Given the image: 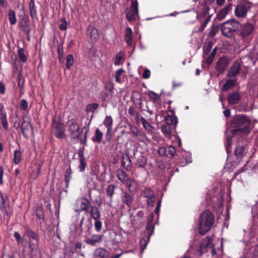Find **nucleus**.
Listing matches in <instances>:
<instances>
[{
    "instance_id": "nucleus-33",
    "label": "nucleus",
    "mask_w": 258,
    "mask_h": 258,
    "mask_svg": "<svg viewBox=\"0 0 258 258\" xmlns=\"http://www.w3.org/2000/svg\"><path fill=\"white\" fill-rule=\"evenodd\" d=\"M165 121L167 125H170L171 124H173L174 126V128H175V127L178 123V119L177 117L175 116H171L169 115H167L165 117Z\"/></svg>"
},
{
    "instance_id": "nucleus-5",
    "label": "nucleus",
    "mask_w": 258,
    "mask_h": 258,
    "mask_svg": "<svg viewBox=\"0 0 258 258\" xmlns=\"http://www.w3.org/2000/svg\"><path fill=\"white\" fill-rule=\"evenodd\" d=\"M51 133L57 138L63 139L65 137L64 125L59 120L53 118L51 122Z\"/></svg>"
},
{
    "instance_id": "nucleus-50",
    "label": "nucleus",
    "mask_w": 258,
    "mask_h": 258,
    "mask_svg": "<svg viewBox=\"0 0 258 258\" xmlns=\"http://www.w3.org/2000/svg\"><path fill=\"white\" fill-rule=\"evenodd\" d=\"M125 71L122 68L118 69L115 72V80L116 82L121 83L120 77Z\"/></svg>"
},
{
    "instance_id": "nucleus-45",
    "label": "nucleus",
    "mask_w": 258,
    "mask_h": 258,
    "mask_svg": "<svg viewBox=\"0 0 258 258\" xmlns=\"http://www.w3.org/2000/svg\"><path fill=\"white\" fill-rule=\"evenodd\" d=\"M148 95L154 103L158 102L160 100V96L154 91H149Z\"/></svg>"
},
{
    "instance_id": "nucleus-29",
    "label": "nucleus",
    "mask_w": 258,
    "mask_h": 258,
    "mask_svg": "<svg viewBox=\"0 0 258 258\" xmlns=\"http://www.w3.org/2000/svg\"><path fill=\"white\" fill-rule=\"evenodd\" d=\"M88 34L91 39L97 40L99 38L98 30L94 26H90L87 30Z\"/></svg>"
},
{
    "instance_id": "nucleus-63",
    "label": "nucleus",
    "mask_w": 258,
    "mask_h": 258,
    "mask_svg": "<svg viewBox=\"0 0 258 258\" xmlns=\"http://www.w3.org/2000/svg\"><path fill=\"white\" fill-rule=\"evenodd\" d=\"M218 28L214 26V25H213L211 27V30L209 32V36H211V37H214L216 35V34H217V33L218 32Z\"/></svg>"
},
{
    "instance_id": "nucleus-54",
    "label": "nucleus",
    "mask_w": 258,
    "mask_h": 258,
    "mask_svg": "<svg viewBox=\"0 0 258 258\" xmlns=\"http://www.w3.org/2000/svg\"><path fill=\"white\" fill-rule=\"evenodd\" d=\"M20 107L21 110L26 111L28 108V103L25 99H22L20 102Z\"/></svg>"
},
{
    "instance_id": "nucleus-30",
    "label": "nucleus",
    "mask_w": 258,
    "mask_h": 258,
    "mask_svg": "<svg viewBox=\"0 0 258 258\" xmlns=\"http://www.w3.org/2000/svg\"><path fill=\"white\" fill-rule=\"evenodd\" d=\"M91 219L93 218L95 220L100 218L101 215L98 207L96 206H91L90 211Z\"/></svg>"
},
{
    "instance_id": "nucleus-22",
    "label": "nucleus",
    "mask_w": 258,
    "mask_h": 258,
    "mask_svg": "<svg viewBox=\"0 0 258 258\" xmlns=\"http://www.w3.org/2000/svg\"><path fill=\"white\" fill-rule=\"evenodd\" d=\"M102 240L101 235L93 234L90 238H88L85 240L87 244L91 245H95L96 243H99Z\"/></svg>"
},
{
    "instance_id": "nucleus-43",
    "label": "nucleus",
    "mask_w": 258,
    "mask_h": 258,
    "mask_svg": "<svg viewBox=\"0 0 258 258\" xmlns=\"http://www.w3.org/2000/svg\"><path fill=\"white\" fill-rule=\"evenodd\" d=\"M217 51V47H215L213 50L212 51L210 55L208 56V57L206 59V63L208 65H210L213 62L215 56L216 55V52Z\"/></svg>"
},
{
    "instance_id": "nucleus-39",
    "label": "nucleus",
    "mask_w": 258,
    "mask_h": 258,
    "mask_svg": "<svg viewBox=\"0 0 258 258\" xmlns=\"http://www.w3.org/2000/svg\"><path fill=\"white\" fill-rule=\"evenodd\" d=\"M26 234L29 238L36 240V242H38L39 240L38 235L28 227L26 229Z\"/></svg>"
},
{
    "instance_id": "nucleus-58",
    "label": "nucleus",
    "mask_w": 258,
    "mask_h": 258,
    "mask_svg": "<svg viewBox=\"0 0 258 258\" xmlns=\"http://www.w3.org/2000/svg\"><path fill=\"white\" fill-rule=\"evenodd\" d=\"M82 243L81 242H77L75 245V250H72V253H80L81 251Z\"/></svg>"
},
{
    "instance_id": "nucleus-57",
    "label": "nucleus",
    "mask_w": 258,
    "mask_h": 258,
    "mask_svg": "<svg viewBox=\"0 0 258 258\" xmlns=\"http://www.w3.org/2000/svg\"><path fill=\"white\" fill-rule=\"evenodd\" d=\"M98 104L96 103L89 104L87 106V111L90 112H94V110L98 107Z\"/></svg>"
},
{
    "instance_id": "nucleus-6",
    "label": "nucleus",
    "mask_w": 258,
    "mask_h": 258,
    "mask_svg": "<svg viewBox=\"0 0 258 258\" xmlns=\"http://www.w3.org/2000/svg\"><path fill=\"white\" fill-rule=\"evenodd\" d=\"M248 151V148L245 141H239L237 142L234 152L236 159L241 161L247 155Z\"/></svg>"
},
{
    "instance_id": "nucleus-64",
    "label": "nucleus",
    "mask_w": 258,
    "mask_h": 258,
    "mask_svg": "<svg viewBox=\"0 0 258 258\" xmlns=\"http://www.w3.org/2000/svg\"><path fill=\"white\" fill-rule=\"evenodd\" d=\"M252 257V258H258V241L253 246Z\"/></svg>"
},
{
    "instance_id": "nucleus-60",
    "label": "nucleus",
    "mask_w": 258,
    "mask_h": 258,
    "mask_svg": "<svg viewBox=\"0 0 258 258\" xmlns=\"http://www.w3.org/2000/svg\"><path fill=\"white\" fill-rule=\"evenodd\" d=\"M102 222L100 220V219L98 220H95V222L94 223V226L95 230L97 232H99L102 228Z\"/></svg>"
},
{
    "instance_id": "nucleus-36",
    "label": "nucleus",
    "mask_w": 258,
    "mask_h": 258,
    "mask_svg": "<svg viewBox=\"0 0 258 258\" xmlns=\"http://www.w3.org/2000/svg\"><path fill=\"white\" fill-rule=\"evenodd\" d=\"M136 165L139 167L143 168L147 165V159L145 156L140 155L136 159Z\"/></svg>"
},
{
    "instance_id": "nucleus-16",
    "label": "nucleus",
    "mask_w": 258,
    "mask_h": 258,
    "mask_svg": "<svg viewBox=\"0 0 258 258\" xmlns=\"http://www.w3.org/2000/svg\"><path fill=\"white\" fill-rule=\"evenodd\" d=\"M78 205H79V208L75 211L78 212L85 211L88 212V210L91 207L90 202L86 198H82L78 202Z\"/></svg>"
},
{
    "instance_id": "nucleus-46",
    "label": "nucleus",
    "mask_w": 258,
    "mask_h": 258,
    "mask_svg": "<svg viewBox=\"0 0 258 258\" xmlns=\"http://www.w3.org/2000/svg\"><path fill=\"white\" fill-rule=\"evenodd\" d=\"M115 186L113 184H109L106 188V194L110 199H112L114 194Z\"/></svg>"
},
{
    "instance_id": "nucleus-28",
    "label": "nucleus",
    "mask_w": 258,
    "mask_h": 258,
    "mask_svg": "<svg viewBox=\"0 0 258 258\" xmlns=\"http://www.w3.org/2000/svg\"><path fill=\"white\" fill-rule=\"evenodd\" d=\"M121 165L123 168L127 171H130L132 168V161L128 155L123 156L121 160Z\"/></svg>"
},
{
    "instance_id": "nucleus-49",
    "label": "nucleus",
    "mask_w": 258,
    "mask_h": 258,
    "mask_svg": "<svg viewBox=\"0 0 258 258\" xmlns=\"http://www.w3.org/2000/svg\"><path fill=\"white\" fill-rule=\"evenodd\" d=\"M209 7L207 6V4H204L202 5V8L201 10V17H206L209 12Z\"/></svg>"
},
{
    "instance_id": "nucleus-41",
    "label": "nucleus",
    "mask_w": 258,
    "mask_h": 258,
    "mask_svg": "<svg viewBox=\"0 0 258 258\" xmlns=\"http://www.w3.org/2000/svg\"><path fill=\"white\" fill-rule=\"evenodd\" d=\"M14 163L18 164L22 160V152L20 150H16L14 152Z\"/></svg>"
},
{
    "instance_id": "nucleus-27",
    "label": "nucleus",
    "mask_w": 258,
    "mask_h": 258,
    "mask_svg": "<svg viewBox=\"0 0 258 258\" xmlns=\"http://www.w3.org/2000/svg\"><path fill=\"white\" fill-rule=\"evenodd\" d=\"M125 41L126 44L130 46L133 45V31L132 29L127 27L125 29Z\"/></svg>"
},
{
    "instance_id": "nucleus-13",
    "label": "nucleus",
    "mask_w": 258,
    "mask_h": 258,
    "mask_svg": "<svg viewBox=\"0 0 258 258\" xmlns=\"http://www.w3.org/2000/svg\"><path fill=\"white\" fill-rule=\"evenodd\" d=\"M154 229L155 226L154 224H147L146 230L147 231V236L145 238H143L141 240V244H142L143 242H145V243L143 244V245H142V251H143L146 248L148 242L150 239V237L154 233Z\"/></svg>"
},
{
    "instance_id": "nucleus-38",
    "label": "nucleus",
    "mask_w": 258,
    "mask_h": 258,
    "mask_svg": "<svg viewBox=\"0 0 258 258\" xmlns=\"http://www.w3.org/2000/svg\"><path fill=\"white\" fill-rule=\"evenodd\" d=\"M8 18L11 25H14L16 24L17 19L16 16V13L14 10L12 9H10L9 10Z\"/></svg>"
},
{
    "instance_id": "nucleus-3",
    "label": "nucleus",
    "mask_w": 258,
    "mask_h": 258,
    "mask_svg": "<svg viewBox=\"0 0 258 258\" xmlns=\"http://www.w3.org/2000/svg\"><path fill=\"white\" fill-rule=\"evenodd\" d=\"M215 221V217L209 210L204 211L199 218V232L205 235L213 226Z\"/></svg>"
},
{
    "instance_id": "nucleus-20",
    "label": "nucleus",
    "mask_w": 258,
    "mask_h": 258,
    "mask_svg": "<svg viewBox=\"0 0 258 258\" xmlns=\"http://www.w3.org/2000/svg\"><path fill=\"white\" fill-rule=\"evenodd\" d=\"M0 210L5 215L9 216L11 214V212L8 209L6 205V201L4 195L0 190Z\"/></svg>"
},
{
    "instance_id": "nucleus-55",
    "label": "nucleus",
    "mask_w": 258,
    "mask_h": 258,
    "mask_svg": "<svg viewBox=\"0 0 258 258\" xmlns=\"http://www.w3.org/2000/svg\"><path fill=\"white\" fill-rule=\"evenodd\" d=\"M44 210L42 208H38L36 210V216L39 219L44 220Z\"/></svg>"
},
{
    "instance_id": "nucleus-53",
    "label": "nucleus",
    "mask_w": 258,
    "mask_h": 258,
    "mask_svg": "<svg viewBox=\"0 0 258 258\" xmlns=\"http://www.w3.org/2000/svg\"><path fill=\"white\" fill-rule=\"evenodd\" d=\"M17 82L19 87L22 90L24 87L25 79L22 77L21 73L19 74L18 75Z\"/></svg>"
},
{
    "instance_id": "nucleus-24",
    "label": "nucleus",
    "mask_w": 258,
    "mask_h": 258,
    "mask_svg": "<svg viewBox=\"0 0 258 258\" xmlns=\"http://www.w3.org/2000/svg\"><path fill=\"white\" fill-rule=\"evenodd\" d=\"M30 15L32 20L37 18V7L35 4V0H30L29 5Z\"/></svg>"
},
{
    "instance_id": "nucleus-11",
    "label": "nucleus",
    "mask_w": 258,
    "mask_h": 258,
    "mask_svg": "<svg viewBox=\"0 0 258 258\" xmlns=\"http://www.w3.org/2000/svg\"><path fill=\"white\" fill-rule=\"evenodd\" d=\"M79 227L81 232H84L86 234L90 235L91 234V229L92 227L91 219L88 218L85 220V217H83L81 219Z\"/></svg>"
},
{
    "instance_id": "nucleus-35",
    "label": "nucleus",
    "mask_w": 258,
    "mask_h": 258,
    "mask_svg": "<svg viewBox=\"0 0 258 258\" xmlns=\"http://www.w3.org/2000/svg\"><path fill=\"white\" fill-rule=\"evenodd\" d=\"M0 119L4 129L8 131L9 129V124L7 120V112L0 113Z\"/></svg>"
},
{
    "instance_id": "nucleus-52",
    "label": "nucleus",
    "mask_w": 258,
    "mask_h": 258,
    "mask_svg": "<svg viewBox=\"0 0 258 258\" xmlns=\"http://www.w3.org/2000/svg\"><path fill=\"white\" fill-rule=\"evenodd\" d=\"M213 45V42L212 41H209L206 46L205 47H203L204 52L205 54H208L209 53V52L211 50Z\"/></svg>"
},
{
    "instance_id": "nucleus-8",
    "label": "nucleus",
    "mask_w": 258,
    "mask_h": 258,
    "mask_svg": "<svg viewBox=\"0 0 258 258\" xmlns=\"http://www.w3.org/2000/svg\"><path fill=\"white\" fill-rule=\"evenodd\" d=\"M209 249L212 250V251H215L214 245L212 244V238L207 236L201 241L197 251L201 255Z\"/></svg>"
},
{
    "instance_id": "nucleus-25",
    "label": "nucleus",
    "mask_w": 258,
    "mask_h": 258,
    "mask_svg": "<svg viewBox=\"0 0 258 258\" xmlns=\"http://www.w3.org/2000/svg\"><path fill=\"white\" fill-rule=\"evenodd\" d=\"M232 8V4L229 3V4L222 9L217 14V18L219 20L223 19L225 16L228 14L229 11Z\"/></svg>"
},
{
    "instance_id": "nucleus-59",
    "label": "nucleus",
    "mask_w": 258,
    "mask_h": 258,
    "mask_svg": "<svg viewBox=\"0 0 258 258\" xmlns=\"http://www.w3.org/2000/svg\"><path fill=\"white\" fill-rule=\"evenodd\" d=\"M87 167V163L86 159L80 160V165L79 166V170L80 172H83L86 167Z\"/></svg>"
},
{
    "instance_id": "nucleus-23",
    "label": "nucleus",
    "mask_w": 258,
    "mask_h": 258,
    "mask_svg": "<svg viewBox=\"0 0 258 258\" xmlns=\"http://www.w3.org/2000/svg\"><path fill=\"white\" fill-rule=\"evenodd\" d=\"M121 199L123 203L126 204L128 208L131 207L134 198L131 195L126 191L123 192Z\"/></svg>"
},
{
    "instance_id": "nucleus-56",
    "label": "nucleus",
    "mask_w": 258,
    "mask_h": 258,
    "mask_svg": "<svg viewBox=\"0 0 258 258\" xmlns=\"http://www.w3.org/2000/svg\"><path fill=\"white\" fill-rule=\"evenodd\" d=\"M61 24L59 26V28L61 31L67 29V22L64 18H61L60 20Z\"/></svg>"
},
{
    "instance_id": "nucleus-15",
    "label": "nucleus",
    "mask_w": 258,
    "mask_h": 258,
    "mask_svg": "<svg viewBox=\"0 0 258 258\" xmlns=\"http://www.w3.org/2000/svg\"><path fill=\"white\" fill-rule=\"evenodd\" d=\"M29 248L30 250V254L31 258L40 257V251L39 249L38 242L33 243L30 241L29 242Z\"/></svg>"
},
{
    "instance_id": "nucleus-34",
    "label": "nucleus",
    "mask_w": 258,
    "mask_h": 258,
    "mask_svg": "<svg viewBox=\"0 0 258 258\" xmlns=\"http://www.w3.org/2000/svg\"><path fill=\"white\" fill-rule=\"evenodd\" d=\"M141 196L147 199L155 195L154 191L150 187H146L141 191Z\"/></svg>"
},
{
    "instance_id": "nucleus-48",
    "label": "nucleus",
    "mask_w": 258,
    "mask_h": 258,
    "mask_svg": "<svg viewBox=\"0 0 258 258\" xmlns=\"http://www.w3.org/2000/svg\"><path fill=\"white\" fill-rule=\"evenodd\" d=\"M161 131L165 136L170 137L171 136V127L170 125L167 124L162 125Z\"/></svg>"
},
{
    "instance_id": "nucleus-47",
    "label": "nucleus",
    "mask_w": 258,
    "mask_h": 258,
    "mask_svg": "<svg viewBox=\"0 0 258 258\" xmlns=\"http://www.w3.org/2000/svg\"><path fill=\"white\" fill-rule=\"evenodd\" d=\"M74 56L72 54H68L66 57V68L70 69L74 63Z\"/></svg>"
},
{
    "instance_id": "nucleus-26",
    "label": "nucleus",
    "mask_w": 258,
    "mask_h": 258,
    "mask_svg": "<svg viewBox=\"0 0 258 258\" xmlns=\"http://www.w3.org/2000/svg\"><path fill=\"white\" fill-rule=\"evenodd\" d=\"M117 176L118 179L123 184H127L129 181V178L127 174L122 169H118L117 171Z\"/></svg>"
},
{
    "instance_id": "nucleus-21",
    "label": "nucleus",
    "mask_w": 258,
    "mask_h": 258,
    "mask_svg": "<svg viewBox=\"0 0 258 258\" xmlns=\"http://www.w3.org/2000/svg\"><path fill=\"white\" fill-rule=\"evenodd\" d=\"M30 128H32V125L30 122H26L24 120L21 126V130L22 135L25 139L28 138V133L29 132Z\"/></svg>"
},
{
    "instance_id": "nucleus-51",
    "label": "nucleus",
    "mask_w": 258,
    "mask_h": 258,
    "mask_svg": "<svg viewBox=\"0 0 258 258\" xmlns=\"http://www.w3.org/2000/svg\"><path fill=\"white\" fill-rule=\"evenodd\" d=\"M130 130L135 137H139L142 135V133L139 130L137 127L135 125H131L130 126Z\"/></svg>"
},
{
    "instance_id": "nucleus-2",
    "label": "nucleus",
    "mask_w": 258,
    "mask_h": 258,
    "mask_svg": "<svg viewBox=\"0 0 258 258\" xmlns=\"http://www.w3.org/2000/svg\"><path fill=\"white\" fill-rule=\"evenodd\" d=\"M85 131L83 139L80 137V128L78 123L76 121L68 122V132L71 137V142L77 144L79 142L81 144L86 145L89 128L84 126L82 128L81 132Z\"/></svg>"
},
{
    "instance_id": "nucleus-31",
    "label": "nucleus",
    "mask_w": 258,
    "mask_h": 258,
    "mask_svg": "<svg viewBox=\"0 0 258 258\" xmlns=\"http://www.w3.org/2000/svg\"><path fill=\"white\" fill-rule=\"evenodd\" d=\"M103 138V133L97 128L95 131L94 136L92 137V140L94 143H100Z\"/></svg>"
},
{
    "instance_id": "nucleus-10",
    "label": "nucleus",
    "mask_w": 258,
    "mask_h": 258,
    "mask_svg": "<svg viewBox=\"0 0 258 258\" xmlns=\"http://www.w3.org/2000/svg\"><path fill=\"white\" fill-rule=\"evenodd\" d=\"M229 62L226 56L220 57L216 62L215 69L218 72L217 76L222 74L228 68Z\"/></svg>"
},
{
    "instance_id": "nucleus-4",
    "label": "nucleus",
    "mask_w": 258,
    "mask_h": 258,
    "mask_svg": "<svg viewBox=\"0 0 258 258\" xmlns=\"http://www.w3.org/2000/svg\"><path fill=\"white\" fill-rule=\"evenodd\" d=\"M239 22L231 19L222 24L221 30L223 35L230 38L233 36V33L239 30Z\"/></svg>"
},
{
    "instance_id": "nucleus-19",
    "label": "nucleus",
    "mask_w": 258,
    "mask_h": 258,
    "mask_svg": "<svg viewBox=\"0 0 258 258\" xmlns=\"http://www.w3.org/2000/svg\"><path fill=\"white\" fill-rule=\"evenodd\" d=\"M29 19L28 16H24L19 23L20 27L22 28V31L24 33L28 34L30 33V28L29 25Z\"/></svg>"
},
{
    "instance_id": "nucleus-62",
    "label": "nucleus",
    "mask_w": 258,
    "mask_h": 258,
    "mask_svg": "<svg viewBox=\"0 0 258 258\" xmlns=\"http://www.w3.org/2000/svg\"><path fill=\"white\" fill-rule=\"evenodd\" d=\"M112 129H108L105 133V140L107 142H110L112 138Z\"/></svg>"
},
{
    "instance_id": "nucleus-40",
    "label": "nucleus",
    "mask_w": 258,
    "mask_h": 258,
    "mask_svg": "<svg viewBox=\"0 0 258 258\" xmlns=\"http://www.w3.org/2000/svg\"><path fill=\"white\" fill-rule=\"evenodd\" d=\"M72 173L71 168L70 166L69 168L66 170L64 174V180L66 183V188L69 187L70 181L72 179Z\"/></svg>"
},
{
    "instance_id": "nucleus-42",
    "label": "nucleus",
    "mask_w": 258,
    "mask_h": 258,
    "mask_svg": "<svg viewBox=\"0 0 258 258\" xmlns=\"http://www.w3.org/2000/svg\"><path fill=\"white\" fill-rule=\"evenodd\" d=\"M18 55L21 62L25 63L27 61V56L25 54L24 49L18 46Z\"/></svg>"
},
{
    "instance_id": "nucleus-17",
    "label": "nucleus",
    "mask_w": 258,
    "mask_h": 258,
    "mask_svg": "<svg viewBox=\"0 0 258 258\" xmlns=\"http://www.w3.org/2000/svg\"><path fill=\"white\" fill-rule=\"evenodd\" d=\"M241 96L239 92L233 91L228 94L227 99L229 104H237L241 100Z\"/></svg>"
},
{
    "instance_id": "nucleus-37",
    "label": "nucleus",
    "mask_w": 258,
    "mask_h": 258,
    "mask_svg": "<svg viewBox=\"0 0 258 258\" xmlns=\"http://www.w3.org/2000/svg\"><path fill=\"white\" fill-rule=\"evenodd\" d=\"M113 121L112 117L110 115H107L104 119L103 124L106 127L107 130L112 129Z\"/></svg>"
},
{
    "instance_id": "nucleus-12",
    "label": "nucleus",
    "mask_w": 258,
    "mask_h": 258,
    "mask_svg": "<svg viewBox=\"0 0 258 258\" xmlns=\"http://www.w3.org/2000/svg\"><path fill=\"white\" fill-rule=\"evenodd\" d=\"M241 70V64L238 61H235L230 68L227 76L229 78H237L236 77L240 73Z\"/></svg>"
},
{
    "instance_id": "nucleus-32",
    "label": "nucleus",
    "mask_w": 258,
    "mask_h": 258,
    "mask_svg": "<svg viewBox=\"0 0 258 258\" xmlns=\"http://www.w3.org/2000/svg\"><path fill=\"white\" fill-rule=\"evenodd\" d=\"M107 254V250L103 248H98L94 251V255L96 258H105Z\"/></svg>"
},
{
    "instance_id": "nucleus-61",
    "label": "nucleus",
    "mask_w": 258,
    "mask_h": 258,
    "mask_svg": "<svg viewBox=\"0 0 258 258\" xmlns=\"http://www.w3.org/2000/svg\"><path fill=\"white\" fill-rule=\"evenodd\" d=\"M58 59L61 60L63 57V49L62 45H59L57 48Z\"/></svg>"
},
{
    "instance_id": "nucleus-44",
    "label": "nucleus",
    "mask_w": 258,
    "mask_h": 258,
    "mask_svg": "<svg viewBox=\"0 0 258 258\" xmlns=\"http://www.w3.org/2000/svg\"><path fill=\"white\" fill-rule=\"evenodd\" d=\"M232 144V137L227 136L226 138V141L225 143V149L227 154H229L231 153V148Z\"/></svg>"
},
{
    "instance_id": "nucleus-18",
    "label": "nucleus",
    "mask_w": 258,
    "mask_h": 258,
    "mask_svg": "<svg viewBox=\"0 0 258 258\" xmlns=\"http://www.w3.org/2000/svg\"><path fill=\"white\" fill-rule=\"evenodd\" d=\"M237 78H229L227 79L224 84L221 87V90L223 92H227L233 88L236 84Z\"/></svg>"
},
{
    "instance_id": "nucleus-14",
    "label": "nucleus",
    "mask_w": 258,
    "mask_h": 258,
    "mask_svg": "<svg viewBox=\"0 0 258 258\" xmlns=\"http://www.w3.org/2000/svg\"><path fill=\"white\" fill-rule=\"evenodd\" d=\"M254 26L252 24L247 23L242 25L240 24L239 31L243 37L250 35L254 30Z\"/></svg>"
},
{
    "instance_id": "nucleus-7",
    "label": "nucleus",
    "mask_w": 258,
    "mask_h": 258,
    "mask_svg": "<svg viewBox=\"0 0 258 258\" xmlns=\"http://www.w3.org/2000/svg\"><path fill=\"white\" fill-rule=\"evenodd\" d=\"M250 3L247 1H242L236 6L234 12L235 16L239 18L246 17L248 11L250 9Z\"/></svg>"
},
{
    "instance_id": "nucleus-9",
    "label": "nucleus",
    "mask_w": 258,
    "mask_h": 258,
    "mask_svg": "<svg viewBox=\"0 0 258 258\" xmlns=\"http://www.w3.org/2000/svg\"><path fill=\"white\" fill-rule=\"evenodd\" d=\"M138 3L137 0L133 1L131 3V8L126 12V18L128 21L136 20L138 16Z\"/></svg>"
},
{
    "instance_id": "nucleus-1",
    "label": "nucleus",
    "mask_w": 258,
    "mask_h": 258,
    "mask_svg": "<svg viewBox=\"0 0 258 258\" xmlns=\"http://www.w3.org/2000/svg\"><path fill=\"white\" fill-rule=\"evenodd\" d=\"M251 121L247 116L243 114L236 115L231 121V130L233 136L239 134L248 135L251 131Z\"/></svg>"
}]
</instances>
